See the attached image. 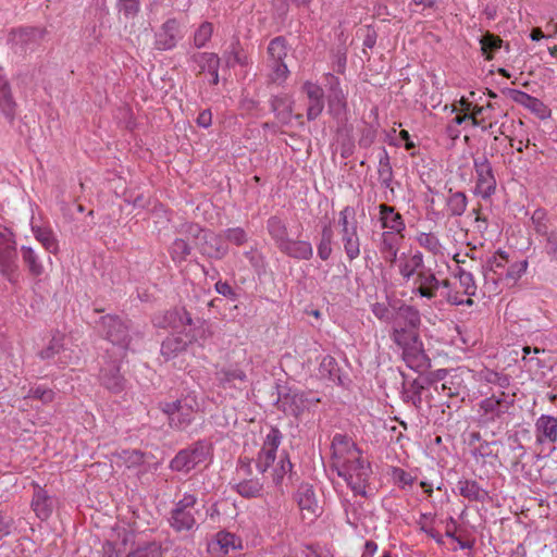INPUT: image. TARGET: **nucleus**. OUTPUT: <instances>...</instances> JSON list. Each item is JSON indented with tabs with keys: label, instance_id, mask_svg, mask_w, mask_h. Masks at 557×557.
Instances as JSON below:
<instances>
[{
	"label": "nucleus",
	"instance_id": "nucleus-2",
	"mask_svg": "<svg viewBox=\"0 0 557 557\" xmlns=\"http://www.w3.org/2000/svg\"><path fill=\"white\" fill-rule=\"evenodd\" d=\"M159 408L168 416L171 428L184 430L194 421L199 403L195 396L187 395L174 401H161Z\"/></svg>",
	"mask_w": 557,
	"mask_h": 557
},
{
	"label": "nucleus",
	"instance_id": "nucleus-34",
	"mask_svg": "<svg viewBox=\"0 0 557 557\" xmlns=\"http://www.w3.org/2000/svg\"><path fill=\"white\" fill-rule=\"evenodd\" d=\"M293 463L289 459L288 453L285 450L282 451L280 461L277 466L273 470V483L275 486H280L284 480V476L287 475L288 480L293 482L295 479H297L296 472L293 471Z\"/></svg>",
	"mask_w": 557,
	"mask_h": 557
},
{
	"label": "nucleus",
	"instance_id": "nucleus-58",
	"mask_svg": "<svg viewBox=\"0 0 557 557\" xmlns=\"http://www.w3.org/2000/svg\"><path fill=\"white\" fill-rule=\"evenodd\" d=\"M449 206L453 214L461 215L467 208V198L461 193L454 194L449 199Z\"/></svg>",
	"mask_w": 557,
	"mask_h": 557
},
{
	"label": "nucleus",
	"instance_id": "nucleus-53",
	"mask_svg": "<svg viewBox=\"0 0 557 557\" xmlns=\"http://www.w3.org/2000/svg\"><path fill=\"white\" fill-rule=\"evenodd\" d=\"M338 224L341 226V231L348 228H358L356 213L351 207L347 206L339 212Z\"/></svg>",
	"mask_w": 557,
	"mask_h": 557
},
{
	"label": "nucleus",
	"instance_id": "nucleus-11",
	"mask_svg": "<svg viewBox=\"0 0 557 557\" xmlns=\"http://www.w3.org/2000/svg\"><path fill=\"white\" fill-rule=\"evenodd\" d=\"M388 374L389 377L394 380H397L398 376H401V400L405 404L412 405L417 411H420L422 408V393L424 389H426L420 377L418 376L412 381H408L404 372L395 369H388Z\"/></svg>",
	"mask_w": 557,
	"mask_h": 557
},
{
	"label": "nucleus",
	"instance_id": "nucleus-27",
	"mask_svg": "<svg viewBox=\"0 0 557 557\" xmlns=\"http://www.w3.org/2000/svg\"><path fill=\"white\" fill-rule=\"evenodd\" d=\"M536 438L539 443H555L557 440V419L552 416L542 414L536 423Z\"/></svg>",
	"mask_w": 557,
	"mask_h": 557
},
{
	"label": "nucleus",
	"instance_id": "nucleus-3",
	"mask_svg": "<svg viewBox=\"0 0 557 557\" xmlns=\"http://www.w3.org/2000/svg\"><path fill=\"white\" fill-rule=\"evenodd\" d=\"M187 238L193 237L196 247L210 258H222L228 252V245L223 234L203 230L198 224L186 226Z\"/></svg>",
	"mask_w": 557,
	"mask_h": 557
},
{
	"label": "nucleus",
	"instance_id": "nucleus-17",
	"mask_svg": "<svg viewBox=\"0 0 557 557\" xmlns=\"http://www.w3.org/2000/svg\"><path fill=\"white\" fill-rule=\"evenodd\" d=\"M215 380L224 389H243L247 383V374L238 367H224L215 372Z\"/></svg>",
	"mask_w": 557,
	"mask_h": 557
},
{
	"label": "nucleus",
	"instance_id": "nucleus-62",
	"mask_svg": "<svg viewBox=\"0 0 557 557\" xmlns=\"http://www.w3.org/2000/svg\"><path fill=\"white\" fill-rule=\"evenodd\" d=\"M120 12H122L126 17H133L137 14L139 10L138 0H119Z\"/></svg>",
	"mask_w": 557,
	"mask_h": 557
},
{
	"label": "nucleus",
	"instance_id": "nucleus-39",
	"mask_svg": "<svg viewBox=\"0 0 557 557\" xmlns=\"http://www.w3.org/2000/svg\"><path fill=\"white\" fill-rule=\"evenodd\" d=\"M125 557H163L160 542L150 541L137 544Z\"/></svg>",
	"mask_w": 557,
	"mask_h": 557
},
{
	"label": "nucleus",
	"instance_id": "nucleus-47",
	"mask_svg": "<svg viewBox=\"0 0 557 557\" xmlns=\"http://www.w3.org/2000/svg\"><path fill=\"white\" fill-rule=\"evenodd\" d=\"M417 242L421 247L428 251L437 255L442 250V245L438 238L433 233L421 232L417 235Z\"/></svg>",
	"mask_w": 557,
	"mask_h": 557
},
{
	"label": "nucleus",
	"instance_id": "nucleus-30",
	"mask_svg": "<svg viewBox=\"0 0 557 557\" xmlns=\"http://www.w3.org/2000/svg\"><path fill=\"white\" fill-rule=\"evenodd\" d=\"M0 111L2 114L13 121L16 112V102L11 92L9 82L0 75Z\"/></svg>",
	"mask_w": 557,
	"mask_h": 557
},
{
	"label": "nucleus",
	"instance_id": "nucleus-20",
	"mask_svg": "<svg viewBox=\"0 0 557 557\" xmlns=\"http://www.w3.org/2000/svg\"><path fill=\"white\" fill-rule=\"evenodd\" d=\"M319 374L322 379H327L342 387H347L350 383L348 376L342 374L336 359L330 355L322 358L319 366Z\"/></svg>",
	"mask_w": 557,
	"mask_h": 557
},
{
	"label": "nucleus",
	"instance_id": "nucleus-50",
	"mask_svg": "<svg viewBox=\"0 0 557 557\" xmlns=\"http://www.w3.org/2000/svg\"><path fill=\"white\" fill-rule=\"evenodd\" d=\"M333 232L326 226L322 231V238L318 246V255L322 260H327L332 253Z\"/></svg>",
	"mask_w": 557,
	"mask_h": 557
},
{
	"label": "nucleus",
	"instance_id": "nucleus-38",
	"mask_svg": "<svg viewBox=\"0 0 557 557\" xmlns=\"http://www.w3.org/2000/svg\"><path fill=\"white\" fill-rule=\"evenodd\" d=\"M423 259L421 253H416L405 258L400 263V273L403 276L409 278L410 276L417 275V278H426L422 272Z\"/></svg>",
	"mask_w": 557,
	"mask_h": 557
},
{
	"label": "nucleus",
	"instance_id": "nucleus-40",
	"mask_svg": "<svg viewBox=\"0 0 557 557\" xmlns=\"http://www.w3.org/2000/svg\"><path fill=\"white\" fill-rule=\"evenodd\" d=\"M63 341L64 334L57 331L53 334L49 345L38 352L39 358L42 360H49L53 359L55 356L65 354L66 349L64 348Z\"/></svg>",
	"mask_w": 557,
	"mask_h": 557
},
{
	"label": "nucleus",
	"instance_id": "nucleus-24",
	"mask_svg": "<svg viewBox=\"0 0 557 557\" xmlns=\"http://www.w3.org/2000/svg\"><path fill=\"white\" fill-rule=\"evenodd\" d=\"M380 222L382 228L393 232H403L406 228L405 221L394 207L382 203L379 206Z\"/></svg>",
	"mask_w": 557,
	"mask_h": 557
},
{
	"label": "nucleus",
	"instance_id": "nucleus-46",
	"mask_svg": "<svg viewBox=\"0 0 557 557\" xmlns=\"http://www.w3.org/2000/svg\"><path fill=\"white\" fill-rule=\"evenodd\" d=\"M386 299L388 301L387 305L383 302H375L372 305V313L381 321L383 322H393L395 311L393 306L389 305V301H394L395 299H392L389 296H386Z\"/></svg>",
	"mask_w": 557,
	"mask_h": 557
},
{
	"label": "nucleus",
	"instance_id": "nucleus-32",
	"mask_svg": "<svg viewBox=\"0 0 557 557\" xmlns=\"http://www.w3.org/2000/svg\"><path fill=\"white\" fill-rule=\"evenodd\" d=\"M278 250L295 259L306 260L312 256V246L307 240H293L289 238Z\"/></svg>",
	"mask_w": 557,
	"mask_h": 557
},
{
	"label": "nucleus",
	"instance_id": "nucleus-10",
	"mask_svg": "<svg viewBox=\"0 0 557 557\" xmlns=\"http://www.w3.org/2000/svg\"><path fill=\"white\" fill-rule=\"evenodd\" d=\"M277 399L276 406L286 414L298 418L307 408V398L305 393L293 391L286 385L276 384Z\"/></svg>",
	"mask_w": 557,
	"mask_h": 557
},
{
	"label": "nucleus",
	"instance_id": "nucleus-31",
	"mask_svg": "<svg viewBox=\"0 0 557 557\" xmlns=\"http://www.w3.org/2000/svg\"><path fill=\"white\" fill-rule=\"evenodd\" d=\"M272 111L282 124L289 123L293 112V100L288 95H278L271 100Z\"/></svg>",
	"mask_w": 557,
	"mask_h": 557
},
{
	"label": "nucleus",
	"instance_id": "nucleus-28",
	"mask_svg": "<svg viewBox=\"0 0 557 557\" xmlns=\"http://www.w3.org/2000/svg\"><path fill=\"white\" fill-rule=\"evenodd\" d=\"M457 487L460 496L470 502L484 503L488 498V492L481 487L475 480L460 479Z\"/></svg>",
	"mask_w": 557,
	"mask_h": 557
},
{
	"label": "nucleus",
	"instance_id": "nucleus-57",
	"mask_svg": "<svg viewBox=\"0 0 557 557\" xmlns=\"http://www.w3.org/2000/svg\"><path fill=\"white\" fill-rule=\"evenodd\" d=\"M446 375H447L446 369H438L435 371H429L426 373L422 372V373H420L419 377L422 381V383L424 384V386L428 388L431 385H433L440 381H443L446 377Z\"/></svg>",
	"mask_w": 557,
	"mask_h": 557
},
{
	"label": "nucleus",
	"instance_id": "nucleus-36",
	"mask_svg": "<svg viewBox=\"0 0 557 557\" xmlns=\"http://www.w3.org/2000/svg\"><path fill=\"white\" fill-rule=\"evenodd\" d=\"M32 232L35 238L44 246L50 253H57L59 249L58 239L50 227L33 225Z\"/></svg>",
	"mask_w": 557,
	"mask_h": 557
},
{
	"label": "nucleus",
	"instance_id": "nucleus-4",
	"mask_svg": "<svg viewBox=\"0 0 557 557\" xmlns=\"http://www.w3.org/2000/svg\"><path fill=\"white\" fill-rule=\"evenodd\" d=\"M516 395L504 391L492 394L490 397L482 399L479 404V419L481 426H488L509 412L513 407Z\"/></svg>",
	"mask_w": 557,
	"mask_h": 557
},
{
	"label": "nucleus",
	"instance_id": "nucleus-64",
	"mask_svg": "<svg viewBox=\"0 0 557 557\" xmlns=\"http://www.w3.org/2000/svg\"><path fill=\"white\" fill-rule=\"evenodd\" d=\"M215 290L230 299L236 298V292L227 281H216Z\"/></svg>",
	"mask_w": 557,
	"mask_h": 557
},
{
	"label": "nucleus",
	"instance_id": "nucleus-5",
	"mask_svg": "<svg viewBox=\"0 0 557 557\" xmlns=\"http://www.w3.org/2000/svg\"><path fill=\"white\" fill-rule=\"evenodd\" d=\"M152 323L156 327L172 329L177 332L188 331L190 327H196L198 331H205V321L200 318L194 319L191 313L185 307H174L172 309L158 312L152 318Z\"/></svg>",
	"mask_w": 557,
	"mask_h": 557
},
{
	"label": "nucleus",
	"instance_id": "nucleus-41",
	"mask_svg": "<svg viewBox=\"0 0 557 557\" xmlns=\"http://www.w3.org/2000/svg\"><path fill=\"white\" fill-rule=\"evenodd\" d=\"M21 253L23 261L32 275L40 276L44 274V265L39 261L37 253L32 247L22 246Z\"/></svg>",
	"mask_w": 557,
	"mask_h": 557
},
{
	"label": "nucleus",
	"instance_id": "nucleus-22",
	"mask_svg": "<svg viewBox=\"0 0 557 557\" xmlns=\"http://www.w3.org/2000/svg\"><path fill=\"white\" fill-rule=\"evenodd\" d=\"M330 94L327 97L329 110L334 115H339L346 110V95L339 87V81L334 75H329Z\"/></svg>",
	"mask_w": 557,
	"mask_h": 557
},
{
	"label": "nucleus",
	"instance_id": "nucleus-14",
	"mask_svg": "<svg viewBox=\"0 0 557 557\" xmlns=\"http://www.w3.org/2000/svg\"><path fill=\"white\" fill-rule=\"evenodd\" d=\"M301 92L307 98V119L315 120L324 109V91L322 87L313 82L307 81L301 86Z\"/></svg>",
	"mask_w": 557,
	"mask_h": 557
},
{
	"label": "nucleus",
	"instance_id": "nucleus-59",
	"mask_svg": "<svg viewBox=\"0 0 557 557\" xmlns=\"http://www.w3.org/2000/svg\"><path fill=\"white\" fill-rule=\"evenodd\" d=\"M345 252L350 260L356 259L360 255L359 236L348 238L343 243Z\"/></svg>",
	"mask_w": 557,
	"mask_h": 557
},
{
	"label": "nucleus",
	"instance_id": "nucleus-9",
	"mask_svg": "<svg viewBox=\"0 0 557 557\" xmlns=\"http://www.w3.org/2000/svg\"><path fill=\"white\" fill-rule=\"evenodd\" d=\"M203 335L205 331H198L196 327H190L185 332H177V334H172L162 342L160 352L166 361L174 359Z\"/></svg>",
	"mask_w": 557,
	"mask_h": 557
},
{
	"label": "nucleus",
	"instance_id": "nucleus-6",
	"mask_svg": "<svg viewBox=\"0 0 557 557\" xmlns=\"http://www.w3.org/2000/svg\"><path fill=\"white\" fill-rule=\"evenodd\" d=\"M210 450V443L202 440L197 441L189 447L181 449L175 455L170 461V469L177 472H189L207 460Z\"/></svg>",
	"mask_w": 557,
	"mask_h": 557
},
{
	"label": "nucleus",
	"instance_id": "nucleus-7",
	"mask_svg": "<svg viewBox=\"0 0 557 557\" xmlns=\"http://www.w3.org/2000/svg\"><path fill=\"white\" fill-rule=\"evenodd\" d=\"M288 51L289 49L284 37H275L269 42L267 62L271 69L270 78L273 83L282 84L289 75V70L285 63Z\"/></svg>",
	"mask_w": 557,
	"mask_h": 557
},
{
	"label": "nucleus",
	"instance_id": "nucleus-35",
	"mask_svg": "<svg viewBox=\"0 0 557 557\" xmlns=\"http://www.w3.org/2000/svg\"><path fill=\"white\" fill-rule=\"evenodd\" d=\"M267 230L275 246L280 249L288 239V231L285 222L277 218L271 216L267 222Z\"/></svg>",
	"mask_w": 557,
	"mask_h": 557
},
{
	"label": "nucleus",
	"instance_id": "nucleus-42",
	"mask_svg": "<svg viewBox=\"0 0 557 557\" xmlns=\"http://www.w3.org/2000/svg\"><path fill=\"white\" fill-rule=\"evenodd\" d=\"M215 539L220 549L224 554H227L230 549L242 547L240 539L237 537L234 533L227 532L225 530L219 531L215 535Z\"/></svg>",
	"mask_w": 557,
	"mask_h": 557
},
{
	"label": "nucleus",
	"instance_id": "nucleus-25",
	"mask_svg": "<svg viewBox=\"0 0 557 557\" xmlns=\"http://www.w3.org/2000/svg\"><path fill=\"white\" fill-rule=\"evenodd\" d=\"M403 232L385 231L381 235L380 250L385 260L394 261L399 249V245L404 239Z\"/></svg>",
	"mask_w": 557,
	"mask_h": 557
},
{
	"label": "nucleus",
	"instance_id": "nucleus-63",
	"mask_svg": "<svg viewBox=\"0 0 557 557\" xmlns=\"http://www.w3.org/2000/svg\"><path fill=\"white\" fill-rule=\"evenodd\" d=\"M485 380L491 383L498 385L502 388H505L509 385V377L508 375L491 371L486 374Z\"/></svg>",
	"mask_w": 557,
	"mask_h": 557
},
{
	"label": "nucleus",
	"instance_id": "nucleus-45",
	"mask_svg": "<svg viewBox=\"0 0 557 557\" xmlns=\"http://www.w3.org/2000/svg\"><path fill=\"white\" fill-rule=\"evenodd\" d=\"M223 236L226 239L227 245H235L240 247L248 242L247 232L239 226L230 227L223 232Z\"/></svg>",
	"mask_w": 557,
	"mask_h": 557
},
{
	"label": "nucleus",
	"instance_id": "nucleus-43",
	"mask_svg": "<svg viewBox=\"0 0 557 557\" xmlns=\"http://www.w3.org/2000/svg\"><path fill=\"white\" fill-rule=\"evenodd\" d=\"M235 490L245 498H255L261 495L262 484L258 480H244L236 485Z\"/></svg>",
	"mask_w": 557,
	"mask_h": 557
},
{
	"label": "nucleus",
	"instance_id": "nucleus-23",
	"mask_svg": "<svg viewBox=\"0 0 557 557\" xmlns=\"http://www.w3.org/2000/svg\"><path fill=\"white\" fill-rule=\"evenodd\" d=\"M198 67V73L208 72L211 76L210 83L216 85L219 83V64L220 59L215 53L200 52L193 57Z\"/></svg>",
	"mask_w": 557,
	"mask_h": 557
},
{
	"label": "nucleus",
	"instance_id": "nucleus-1",
	"mask_svg": "<svg viewBox=\"0 0 557 557\" xmlns=\"http://www.w3.org/2000/svg\"><path fill=\"white\" fill-rule=\"evenodd\" d=\"M336 472L343 478L355 495L367 497L366 487L372 474L371 463L363 459L361 455H352L338 467Z\"/></svg>",
	"mask_w": 557,
	"mask_h": 557
},
{
	"label": "nucleus",
	"instance_id": "nucleus-55",
	"mask_svg": "<svg viewBox=\"0 0 557 557\" xmlns=\"http://www.w3.org/2000/svg\"><path fill=\"white\" fill-rule=\"evenodd\" d=\"M276 455L264 449H260L256 459V467L260 473H264L275 461Z\"/></svg>",
	"mask_w": 557,
	"mask_h": 557
},
{
	"label": "nucleus",
	"instance_id": "nucleus-51",
	"mask_svg": "<svg viewBox=\"0 0 557 557\" xmlns=\"http://www.w3.org/2000/svg\"><path fill=\"white\" fill-rule=\"evenodd\" d=\"M282 438V432L276 426H272L267 434L261 448L276 455Z\"/></svg>",
	"mask_w": 557,
	"mask_h": 557
},
{
	"label": "nucleus",
	"instance_id": "nucleus-26",
	"mask_svg": "<svg viewBox=\"0 0 557 557\" xmlns=\"http://www.w3.org/2000/svg\"><path fill=\"white\" fill-rule=\"evenodd\" d=\"M295 500L302 511L317 516L319 509L313 486L309 483H301L295 494Z\"/></svg>",
	"mask_w": 557,
	"mask_h": 557
},
{
	"label": "nucleus",
	"instance_id": "nucleus-21",
	"mask_svg": "<svg viewBox=\"0 0 557 557\" xmlns=\"http://www.w3.org/2000/svg\"><path fill=\"white\" fill-rule=\"evenodd\" d=\"M54 507V499L48 494L46 490L36 486L32 499V508L41 521H46L52 515Z\"/></svg>",
	"mask_w": 557,
	"mask_h": 557
},
{
	"label": "nucleus",
	"instance_id": "nucleus-48",
	"mask_svg": "<svg viewBox=\"0 0 557 557\" xmlns=\"http://www.w3.org/2000/svg\"><path fill=\"white\" fill-rule=\"evenodd\" d=\"M343 446L346 449L348 457L352 455H361V449L356 443L346 434L336 433L332 440V447Z\"/></svg>",
	"mask_w": 557,
	"mask_h": 557
},
{
	"label": "nucleus",
	"instance_id": "nucleus-49",
	"mask_svg": "<svg viewBox=\"0 0 557 557\" xmlns=\"http://www.w3.org/2000/svg\"><path fill=\"white\" fill-rule=\"evenodd\" d=\"M189 252L190 247L185 238H176L170 247L171 257L176 262L184 260Z\"/></svg>",
	"mask_w": 557,
	"mask_h": 557
},
{
	"label": "nucleus",
	"instance_id": "nucleus-13",
	"mask_svg": "<svg viewBox=\"0 0 557 557\" xmlns=\"http://www.w3.org/2000/svg\"><path fill=\"white\" fill-rule=\"evenodd\" d=\"M182 38L183 34L178 21L170 18L156 33L154 48L161 51L171 50L176 47Z\"/></svg>",
	"mask_w": 557,
	"mask_h": 557
},
{
	"label": "nucleus",
	"instance_id": "nucleus-52",
	"mask_svg": "<svg viewBox=\"0 0 557 557\" xmlns=\"http://www.w3.org/2000/svg\"><path fill=\"white\" fill-rule=\"evenodd\" d=\"M213 33V25L210 22H203L196 30L194 44L197 48L206 46Z\"/></svg>",
	"mask_w": 557,
	"mask_h": 557
},
{
	"label": "nucleus",
	"instance_id": "nucleus-16",
	"mask_svg": "<svg viewBox=\"0 0 557 557\" xmlns=\"http://www.w3.org/2000/svg\"><path fill=\"white\" fill-rule=\"evenodd\" d=\"M393 306L395 315L393 325L405 326L407 329L418 330L421 324V318L419 311L412 307L403 304L400 300L389 301Z\"/></svg>",
	"mask_w": 557,
	"mask_h": 557
},
{
	"label": "nucleus",
	"instance_id": "nucleus-56",
	"mask_svg": "<svg viewBox=\"0 0 557 557\" xmlns=\"http://www.w3.org/2000/svg\"><path fill=\"white\" fill-rule=\"evenodd\" d=\"M28 397L38 399L44 404H49L54 399V392L48 387L36 386L29 389Z\"/></svg>",
	"mask_w": 557,
	"mask_h": 557
},
{
	"label": "nucleus",
	"instance_id": "nucleus-12",
	"mask_svg": "<svg viewBox=\"0 0 557 557\" xmlns=\"http://www.w3.org/2000/svg\"><path fill=\"white\" fill-rule=\"evenodd\" d=\"M474 170L476 175V194L483 198L491 197L496 189V180L493 175L491 163L485 156L474 159Z\"/></svg>",
	"mask_w": 557,
	"mask_h": 557
},
{
	"label": "nucleus",
	"instance_id": "nucleus-19",
	"mask_svg": "<svg viewBox=\"0 0 557 557\" xmlns=\"http://www.w3.org/2000/svg\"><path fill=\"white\" fill-rule=\"evenodd\" d=\"M403 359L410 369L419 373L431 368V359L425 354L421 341L412 347L405 348Z\"/></svg>",
	"mask_w": 557,
	"mask_h": 557
},
{
	"label": "nucleus",
	"instance_id": "nucleus-29",
	"mask_svg": "<svg viewBox=\"0 0 557 557\" xmlns=\"http://www.w3.org/2000/svg\"><path fill=\"white\" fill-rule=\"evenodd\" d=\"M391 338L403 349V352L405 348L412 347L421 341L417 330L398 325H393Z\"/></svg>",
	"mask_w": 557,
	"mask_h": 557
},
{
	"label": "nucleus",
	"instance_id": "nucleus-61",
	"mask_svg": "<svg viewBox=\"0 0 557 557\" xmlns=\"http://www.w3.org/2000/svg\"><path fill=\"white\" fill-rule=\"evenodd\" d=\"M197 503V498L193 494H184L183 498L180 499L171 511H193L194 506Z\"/></svg>",
	"mask_w": 557,
	"mask_h": 557
},
{
	"label": "nucleus",
	"instance_id": "nucleus-8",
	"mask_svg": "<svg viewBox=\"0 0 557 557\" xmlns=\"http://www.w3.org/2000/svg\"><path fill=\"white\" fill-rule=\"evenodd\" d=\"M98 332L113 345L126 348L129 344L128 325L116 314L102 315L97 322Z\"/></svg>",
	"mask_w": 557,
	"mask_h": 557
},
{
	"label": "nucleus",
	"instance_id": "nucleus-37",
	"mask_svg": "<svg viewBox=\"0 0 557 557\" xmlns=\"http://www.w3.org/2000/svg\"><path fill=\"white\" fill-rule=\"evenodd\" d=\"M170 527L176 532L189 531L196 524L193 511H171L169 518Z\"/></svg>",
	"mask_w": 557,
	"mask_h": 557
},
{
	"label": "nucleus",
	"instance_id": "nucleus-18",
	"mask_svg": "<svg viewBox=\"0 0 557 557\" xmlns=\"http://www.w3.org/2000/svg\"><path fill=\"white\" fill-rule=\"evenodd\" d=\"M101 384L110 392L119 394L126 387V380L120 371V364L114 361L102 367L100 372Z\"/></svg>",
	"mask_w": 557,
	"mask_h": 557
},
{
	"label": "nucleus",
	"instance_id": "nucleus-54",
	"mask_svg": "<svg viewBox=\"0 0 557 557\" xmlns=\"http://www.w3.org/2000/svg\"><path fill=\"white\" fill-rule=\"evenodd\" d=\"M428 284H421L419 287L413 288V292L419 293L421 297L431 299L442 283L445 287H449V281H426Z\"/></svg>",
	"mask_w": 557,
	"mask_h": 557
},
{
	"label": "nucleus",
	"instance_id": "nucleus-60",
	"mask_svg": "<svg viewBox=\"0 0 557 557\" xmlns=\"http://www.w3.org/2000/svg\"><path fill=\"white\" fill-rule=\"evenodd\" d=\"M13 528V517L0 510V540L9 536L12 533Z\"/></svg>",
	"mask_w": 557,
	"mask_h": 557
},
{
	"label": "nucleus",
	"instance_id": "nucleus-33",
	"mask_svg": "<svg viewBox=\"0 0 557 557\" xmlns=\"http://www.w3.org/2000/svg\"><path fill=\"white\" fill-rule=\"evenodd\" d=\"M513 100L535 113L541 119L546 117L547 107L540 99L521 90H513Z\"/></svg>",
	"mask_w": 557,
	"mask_h": 557
},
{
	"label": "nucleus",
	"instance_id": "nucleus-44",
	"mask_svg": "<svg viewBox=\"0 0 557 557\" xmlns=\"http://www.w3.org/2000/svg\"><path fill=\"white\" fill-rule=\"evenodd\" d=\"M481 49L487 60L493 58V53L502 47L503 40L493 34H485L481 38Z\"/></svg>",
	"mask_w": 557,
	"mask_h": 557
},
{
	"label": "nucleus",
	"instance_id": "nucleus-15",
	"mask_svg": "<svg viewBox=\"0 0 557 557\" xmlns=\"http://www.w3.org/2000/svg\"><path fill=\"white\" fill-rule=\"evenodd\" d=\"M16 268L15 240L11 233L0 232V273L11 275Z\"/></svg>",
	"mask_w": 557,
	"mask_h": 557
}]
</instances>
